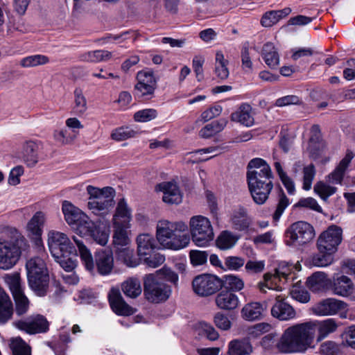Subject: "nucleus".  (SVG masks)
Returning a JSON list of instances; mask_svg holds the SVG:
<instances>
[{"label":"nucleus","instance_id":"0e129e2a","mask_svg":"<svg viewBox=\"0 0 355 355\" xmlns=\"http://www.w3.org/2000/svg\"><path fill=\"white\" fill-rule=\"evenodd\" d=\"M74 110L78 114H82L87 110V100L80 89L74 91Z\"/></svg>","mask_w":355,"mask_h":355},{"label":"nucleus","instance_id":"7ed1b4c3","mask_svg":"<svg viewBox=\"0 0 355 355\" xmlns=\"http://www.w3.org/2000/svg\"><path fill=\"white\" fill-rule=\"evenodd\" d=\"M28 246L24 236L17 232L10 240L0 237V270L12 268L19 261L22 251Z\"/></svg>","mask_w":355,"mask_h":355},{"label":"nucleus","instance_id":"9b49d317","mask_svg":"<svg viewBox=\"0 0 355 355\" xmlns=\"http://www.w3.org/2000/svg\"><path fill=\"white\" fill-rule=\"evenodd\" d=\"M47 245L54 258L61 257L64 253L76 252L69 236L60 231L52 230L48 232Z\"/></svg>","mask_w":355,"mask_h":355},{"label":"nucleus","instance_id":"c85d7f7f","mask_svg":"<svg viewBox=\"0 0 355 355\" xmlns=\"http://www.w3.org/2000/svg\"><path fill=\"white\" fill-rule=\"evenodd\" d=\"M215 303L217 307L222 310L232 311L240 305V300L237 295L230 291H223L219 293L216 298Z\"/></svg>","mask_w":355,"mask_h":355},{"label":"nucleus","instance_id":"09e8293b","mask_svg":"<svg viewBox=\"0 0 355 355\" xmlns=\"http://www.w3.org/2000/svg\"><path fill=\"white\" fill-rule=\"evenodd\" d=\"M214 239V233L210 220L201 216V247L209 245Z\"/></svg>","mask_w":355,"mask_h":355},{"label":"nucleus","instance_id":"69168bd1","mask_svg":"<svg viewBox=\"0 0 355 355\" xmlns=\"http://www.w3.org/2000/svg\"><path fill=\"white\" fill-rule=\"evenodd\" d=\"M15 302V311L18 315L25 314L29 309V300L24 293L13 296Z\"/></svg>","mask_w":355,"mask_h":355},{"label":"nucleus","instance_id":"ea45409f","mask_svg":"<svg viewBox=\"0 0 355 355\" xmlns=\"http://www.w3.org/2000/svg\"><path fill=\"white\" fill-rule=\"evenodd\" d=\"M352 155L347 154L340 162L336 168L328 176L329 182L332 184H340L345 172L352 159Z\"/></svg>","mask_w":355,"mask_h":355},{"label":"nucleus","instance_id":"bb28decb","mask_svg":"<svg viewBox=\"0 0 355 355\" xmlns=\"http://www.w3.org/2000/svg\"><path fill=\"white\" fill-rule=\"evenodd\" d=\"M232 121L240 123L245 127H251L254 124V118L251 106L247 103L241 104L230 116Z\"/></svg>","mask_w":355,"mask_h":355},{"label":"nucleus","instance_id":"79ce46f5","mask_svg":"<svg viewBox=\"0 0 355 355\" xmlns=\"http://www.w3.org/2000/svg\"><path fill=\"white\" fill-rule=\"evenodd\" d=\"M253 351L251 343L246 340H235L229 343L230 355H248Z\"/></svg>","mask_w":355,"mask_h":355},{"label":"nucleus","instance_id":"4468645a","mask_svg":"<svg viewBox=\"0 0 355 355\" xmlns=\"http://www.w3.org/2000/svg\"><path fill=\"white\" fill-rule=\"evenodd\" d=\"M62 212L67 223L79 234V228L92 224V220L71 202L64 200L62 204Z\"/></svg>","mask_w":355,"mask_h":355},{"label":"nucleus","instance_id":"774afa93","mask_svg":"<svg viewBox=\"0 0 355 355\" xmlns=\"http://www.w3.org/2000/svg\"><path fill=\"white\" fill-rule=\"evenodd\" d=\"M290 293L293 299L301 303H306L310 300L309 293L297 284L292 287Z\"/></svg>","mask_w":355,"mask_h":355},{"label":"nucleus","instance_id":"4be33fe9","mask_svg":"<svg viewBox=\"0 0 355 355\" xmlns=\"http://www.w3.org/2000/svg\"><path fill=\"white\" fill-rule=\"evenodd\" d=\"M250 194L255 203L263 205L267 200L273 184L271 180L248 182Z\"/></svg>","mask_w":355,"mask_h":355},{"label":"nucleus","instance_id":"3c124183","mask_svg":"<svg viewBox=\"0 0 355 355\" xmlns=\"http://www.w3.org/2000/svg\"><path fill=\"white\" fill-rule=\"evenodd\" d=\"M226 119H220L206 125L201 130V135L204 137H210L221 132L227 125Z\"/></svg>","mask_w":355,"mask_h":355},{"label":"nucleus","instance_id":"aec40b11","mask_svg":"<svg viewBox=\"0 0 355 355\" xmlns=\"http://www.w3.org/2000/svg\"><path fill=\"white\" fill-rule=\"evenodd\" d=\"M285 295L275 296V302L271 308V315L280 321H288L296 318L294 308L286 301Z\"/></svg>","mask_w":355,"mask_h":355},{"label":"nucleus","instance_id":"8fccbe9b","mask_svg":"<svg viewBox=\"0 0 355 355\" xmlns=\"http://www.w3.org/2000/svg\"><path fill=\"white\" fill-rule=\"evenodd\" d=\"M49 62V58L41 54L31 55L21 58L19 65L23 68H32L44 65Z\"/></svg>","mask_w":355,"mask_h":355},{"label":"nucleus","instance_id":"4d7b16f0","mask_svg":"<svg viewBox=\"0 0 355 355\" xmlns=\"http://www.w3.org/2000/svg\"><path fill=\"white\" fill-rule=\"evenodd\" d=\"M313 191L321 199L326 200L329 196L336 193V188L322 181H320L314 185Z\"/></svg>","mask_w":355,"mask_h":355},{"label":"nucleus","instance_id":"473e14b6","mask_svg":"<svg viewBox=\"0 0 355 355\" xmlns=\"http://www.w3.org/2000/svg\"><path fill=\"white\" fill-rule=\"evenodd\" d=\"M221 287L222 282L217 276L209 274L201 275V296L211 295Z\"/></svg>","mask_w":355,"mask_h":355},{"label":"nucleus","instance_id":"680f3d73","mask_svg":"<svg viewBox=\"0 0 355 355\" xmlns=\"http://www.w3.org/2000/svg\"><path fill=\"white\" fill-rule=\"evenodd\" d=\"M244 264V258L238 256H228L224 261L225 270L239 271Z\"/></svg>","mask_w":355,"mask_h":355},{"label":"nucleus","instance_id":"58836bf2","mask_svg":"<svg viewBox=\"0 0 355 355\" xmlns=\"http://www.w3.org/2000/svg\"><path fill=\"white\" fill-rule=\"evenodd\" d=\"M239 239V236L228 230L222 231L216 240V246L222 250H227L234 248Z\"/></svg>","mask_w":355,"mask_h":355},{"label":"nucleus","instance_id":"37998d69","mask_svg":"<svg viewBox=\"0 0 355 355\" xmlns=\"http://www.w3.org/2000/svg\"><path fill=\"white\" fill-rule=\"evenodd\" d=\"M262 56L266 64L270 68H275L279 63V54L273 44L268 42L264 44Z\"/></svg>","mask_w":355,"mask_h":355},{"label":"nucleus","instance_id":"72a5a7b5","mask_svg":"<svg viewBox=\"0 0 355 355\" xmlns=\"http://www.w3.org/2000/svg\"><path fill=\"white\" fill-rule=\"evenodd\" d=\"M331 281L325 272L320 271L313 273L306 281L307 286L313 292L325 291L331 285Z\"/></svg>","mask_w":355,"mask_h":355},{"label":"nucleus","instance_id":"603ef678","mask_svg":"<svg viewBox=\"0 0 355 355\" xmlns=\"http://www.w3.org/2000/svg\"><path fill=\"white\" fill-rule=\"evenodd\" d=\"M78 134V132H72L69 129L62 128L55 130L53 137L58 143L67 145L71 144L76 139Z\"/></svg>","mask_w":355,"mask_h":355},{"label":"nucleus","instance_id":"f8f14e48","mask_svg":"<svg viewBox=\"0 0 355 355\" xmlns=\"http://www.w3.org/2000/svg\"><path fill=\"white\" fill-rule=\"evenodd\" d=\"M312 311L318 316H330L338 314L341 318H346L348 306L342 300L330 297L315 304L313 306Z\"/></svg>","mask_w":355,"mask_h":355},{"label":"nucleus","instance_id":"f03ea898","mask_svg":"<svg viewBox=\"0 0 355 355\" xmlns=\"http://www.w3.org/2000/svg\"><path fill=\"white\" fill-rule=\"evenodd\" d=\"M45 254L29 259L26 264L28 285L38 296H44L48 291L49 275Z\"/></svg>","mask_w":355,"mask_h":355},{"label":"nucleus","instance_id":"13d9d810","mask_svg":"<svg viewBox=\"0 0 355 355\" xmlns=\"http://www.w3.org/2000/svg\"><path fill=\"white\" fill-rule=\"evenodd\" d=\"M10 348L13 355H31L30 347L20 337L11 340Z\"/></svg>","mask_w":355,"mask_h":355},{"label":"nucleus","instance_id":"864d4df0","mask_svg":"<svg viewBox=\"0 0 355 355\" xmlns=\"http://www.w3.org/2000/svg\"><path fill=\"white\" fill-rule=\"evenodd\" d=\"M274 167L276 170L277 173L279 175V179L281 180L282 184H284L288 192L290 194H293L295 191V184L292 179L284 171L280 162L279 161H276L274 163Z\"/></svg>","mask_w":355,"mask_h":355},{"label":"nucleus","instance_id":"dca6fc26","mask_svg":"<svg viewBox=\"0 0 355 355\" xmlns=\"http://www.w3.org/2000/svg\"><path fill=\"white\" fill-rule=\"evenodd\" d=\"M272 173L270 165L261 158H254L248 164L247 180L255 182L271 180Z\"/></svg>","mask_w":355,"mask_h":355},{"label":"nucleus","instance_id":"052dcab7","mask_svg":"<svg viewBox=\"0 0 355 355\" xmlns=\"http://www.w3.org/2000/svg\"><path fill=\"white\" fill-rule=\"evenodd\" d=\"M136 131L128 127H119L112 130L111 138L116 141H121L134 137Z\"/></svg>","mask_w":355,"mask_h":355},{"label":"nucleus","instance_id":"1a4fd4ad","mask_svg":"<svg viewBox=\"0 0 355 355\" xmlns=\"http://www.w3.org/2000/svg\"><path fill=\"white\" fill-rule=\"evenodd\" d=\"M305 322L313 344H315V339L316 343H320L329 334L335 333L340 326V322L334 318L315 320Z\"/></svg>","mask_w":355,"mask_h":355},{"label":"nucleus","instance_id":"a19ab883","mask_svg":"<svg viewBox=\"0 0 355 355\" xmlns=\"http://www.w3.org/2000/svg\"><path fill=\"white\" fill-rule=\"evenodd\" d=\"M121 290L128 297L136 298L141 295L142 288L141 282L136 277H130L121 284Z\"/></svg>","mask_w":355,"mask_h":355},{"label":"nucleus","instance_id":"7c9ffc66","mask_svg":"<svg viewBox=\"0 0 355 355\" xmlns=\"http://www.w3.org/2000/svg\"><path fill=\"white\" fill-rule=\"evenodd\" d=\"M96 265L98 272L102 275L111 273L114 268V258L110 251L101 250L95 254Z\"/></svg>","mask_w":355,"mask_h":355},{"label":"nucleus","instance_id":"f3484780","mask_svg":"<svg viewBox=\"0 0 355 355\" xmlns=\"http://www.w3.org/2000/svg\"><path fill=\"white\" fill-rule=\"evenodd\" d=\"M110 232L109 227L103 224H96L92 220V224L79 228L78 235L82 237L89 236L96 243L105 246L108 243Z\"/></svg>","mask_w":355,"mask_h":355},{"label":"nucleus","instance_id":"5701e85b","mask_svg":"<svg viewBox=\"0 0 355 355\" xmlns=\"http://www.w3.org/2000/svg\"><path fill=\"white\" fill-rule=\"evenodd\" d=\"M187 225L182 220L173 222L166 219H162L157 224L156 238L157 241L160 243L173 232L178 231L179 233H182L187 231Z\"/></svg>","mask_w":355,"mask_h":355},{"label":"nucleus","instance_id":"338daca9","mask_svg":"<svg viewBox=\"0 0 355 355\" xmlns=\"http://www.w3.org/2000/svg\"><path fill=\"white\" fill-rule=\"evenodd\" d=\"M272 329L270 324L267 322H261L256 324L248 329V334L250 338H258L263 334L269 332Z\"/></svg>","mask_w":355,"mask_h":355},{"label":"nucleus","instance_id":"49530a36","mask_svg":"<svg viewBox=\"0 0 355 355\" xmlns=\"http://www.w3.org/2000/svg\"><path fill=\"white\" fill-rule=\"evenodd\" d=\"M228 60L221 51H217L215 57V73L218 78L225 80L229 76Z\"/></svg>","mask_w":355,"mask_h":355},{"label":"nucleus","instance_id":"2f4dec72","mask_svg":"<svg viewBox=\"0 0 355 355\" xmlns=\"http://www.w3.org/2000/svg\"><path fill=\"white\" fill-rule=\"evenodd\" d=\"M354 284L348 277L342 275L339 277H334L332 284V290L335 295L347 297L354 293Z\"/></svg>","mask_w":355,"mask_h":355},{"label":"nucleus","instance_id":"cd10ccee","mask_svg":"<svg viewBox=\"0 0 355 355\" xmlns=\"http://www.w3.org/2000/svg\"><path fill=\"white\" fill-rule=\"evenodd\" d=\"M40 144L38 141L28 140L24 143L21 150V158L28 167H33L39 162V150Z\"/></svg>","mask_w":355,"mask_h":355},{"label":"nucleus","instance_id":"ddd939ff","mask_svg":"<svg viewBox=\"0 0 355 355\" xmlns=\"http://www.w3.org/2000/svg\"><path fill=\"white\" fill-rule=\"evenodd\" d=\"M137 80L135 95L144 99L151 98L157 86V80L153 72L150 69L141 70L137 74Z\"/></svg>","mask_w":355,"mask_h":355},{"label":"nucleus","instance_id":"6e6d98bb","mask_svg":"<svg viewBox=\"0 0 355 355\" xmlns=\"http://www.w3.org/2000/svg\"><path fill=\"white\" fill-rule=\"evenodd\" d=\"M223 283L230 291L239 292L244 288L243 280L238 275L230 274L223 277Z\"/></svg>","mask_w":355,"mask_h":355},{"label":"nucleus","instance_id":"39448f33","mask_svg":"<svg viewBox=\"0 0 355 355\" xmlns=\"http://www.w3.org/2000/svg\"><path fill=\"white\" fill-rule=\"evenodd\" d=\"M89 195L88 208L96 215L103 216L110 212L112 209L115 195L114 189L110 187L98 188L88 185L86 188Z\"/></svg>","mask_w":355,"mask_h":355},{"label":"nucleus","instance_id":"a878e982","mask_svg":"<svg viewBox=\"0 0 355 355\" xmlns=\"http://www.w3.org/2000/svg\"><path fill=\"white\" fill-rule=\"evenodd\" d=\"M174 231L166 236L160 243V245L164 248L172 250H180L187 247L190 242V237L187 234H178Z\"/></svg>","mask_w":355,"mask_h":355},{"label":"nucleus","instance_id":"de8ad7c7","mask_svg":"<svg viewBox=\"0 0 355 355\" xmlns=\"http://www.w3.org/2000/svg\"><path fill=\"white\" fill-rule=\"evenodd\" d=\"M6 284L13 296L24 293V286L21 284V279L19 273L6 275L4 277Z\"/></svg>","mask_w":355,"mask_h":355},{"label":"nucleus","instance_id":"a18cd8bd","mask_svg":"<svg viewBox=\"0 0 355 355\" xmlns=\"http://www.w3.org/2000/svg\"><path fill=\"white\" fill-rule=\"evenodd\" d=\"M332 252H319L313 254L310 257L309 263L315 267H327L332 264L334 261Z\"/></svg>","mask_w":355,"mask_h":355},{"label":"nucleus","instance_id":"c9c22d12","mask_svg":"<svg viewBox=\"0 0 355 355\" xmlns=\"http://www.w3.org/2000/svg\"><path fill=\"white\" fill-rule=\"evenodd\" d=\"M324 148V144L321 139V132L320 127L317 125H314L311 128V136L307 147V150L310 155L315 157L320 152L322 151Z\"/></svg>","mask_w":355,"mask_h":355},{"label":"nucleus","instance_id":"423d86ee","mask_svg":"<svg viewBox=\"0 0 355 355\" xmlns=\"http://www.w3.org/2000/svg\"><path fill=\"white\" fill-rule=\"evenodd\" d=\"M314 227L305 221L293 223L286 231V244L288 246L300 249L307 245L315 238Z\"/></svg>","mask_w":355,"mask_h":355},{"label":"nucleus","instance_id":"2eb2a0df","mask_svg":"<svg viewBox=\"0 0 355 355\" xmlns=\"http://www.w3.org/2000/svg\"><path fill=\"white\" fill-rule=\"evenodd\" d=\"M46 222V214L38 211L34 214L26 225L27 236L38 248L43 247L42 235Z\"/></svg>","mask_w":355,"mask_h":355},{"label":"nucleus","instance_id":"9d476101","mask_svg":"<svg viewBox=\"0 0 355 355\" xmlns=\"http://www.w3.org/2000/svg\"><path fill=\"white\" fill-rule=\"evenodd\" d=\"M342 241V228L337 225H331L319 235L316 246L319 252H332L336 253Z\"/></svg>","mask_w":355,"mask_h":355},{"label":"nucleus","instance_id":"f704fd0d","mask_svg":"<svg viewBox=\"0 0 355 355\" xmlns=\"http://www.w3.org/2000/svg\"><path fill=\"white\" fill-rule=\"evenodd\" d=\"M230 222L236 230L243 231L250 225V219L248 217L246 210L241 207L235 208L230 216Z\"/></svg>","mask_w":355,"mask_h":355},{"label":"nucleus","instance_id":"a211bd4d","mask_svg":"<svg viewBox=\"0 0 355 355\" xmlns=\"http://www.w3.org/2000/svg\"><path fill=\"white\" fill-rule=\"evenodd\" d=\"M132 218V209L124 198L120 199L112 216V227L130 229Z\"/></svg>","mask_w":355,"mask_h":355},{"label":"nucleus","instance_id":"c756f323","mask_svg":"<svg viewBox=\"0 0 355 355\" xmlns=\"http://www.w3.org/2000/svg\"><path fill=\"white\" fill-rule=\"evenodd\" d=\"M137 254L141 258L150 255L156 249V241L152 234L144 233L136 238Z\"/></svg>","mask_w":355,"mask_h":355},{"label":"nucleus","instance_id":"f257e3e1","mask_svg":"<svg viewBox=\"0 0 355 355\" xmlns=\"http://www.w3.org/2000/svg\"><path fill=\"white\" fill-rule=\"evenodd\" d=\"M276 349L283 354H303L313 349L306 322L297 323L284 329L276 343Z\"/></svg>","mask_w":355,"mask_h":355},{"label":"nucleus","instance_id":"e2e57ef3","mask_svg":"<svg viewBox=\"0 0 355 355\" xmlns=\"http://www.w3.org/2000/svg\"><path fill=\"white\" fill-rule=\"evenodd\" d=\"M315 175V168L313 164H309L303 168L302 189L309 191L311 189L312 182Z\"/></svg>","mask_w":355,"mask_h":355},{"label":"nucleus","instance_id":"6e6552de","mask_svg":"<svg viewBox=\"0 0 355 355\" xmlns=\"http://www.w3.org/2000/svg\"><path fill=\"white\" fill-rule=\"evenodd\" d=\"M144 293L148 301L159 303L169 297L171 289L160 279L159 275L150 274L144 279Z\"/></svg>","mask_w":355,"mask_h":355},{"label":"nucleus","instance_id":"393cba45","mask_svg":"<svg viewBox=\"0 0 355 355\" xmlns=\"http://www.w3.org/2000/svg\"><path fill=\"white\" fill-rule=\"evenodd\" d=\"M109 302L114 313L121 315H130L135 313L133 308L123 300L119 288H112L108 294Z\"/></svg>","mask_w":355,"mask_h":355},{"label":"nucleus","instance_id":"20e7f679","mask_svg":"<svg viewBox=\"0 0 355 355\" xmlns=\"http://www.w3.org/2000/svg\"><path fill=\"white\" fill-rule=\"evenodd\" d=\"M131 234L130 229L113 228L112 246L116 260L128 267L135 268L139 261L131 246Z\"/></svg>","mask_w":355,"mask_h":355},{"label":"nucleus","instance_id":"0eeeda50","mask_svg":"<svg viewBox=\"0 0 355 355\" xmlns=\"http://www.w3.org/2000/svg\"><path fill=\"white\" fill-rule=\"evenodd\" d=\"M301 265L299 262L295 264H290L286 262H282L275 269L273 274L266 273L263 277V282L259 284V288L261 291L266 293V288L275 290L277 291H282L278 282H286L288 276L293 272V270H300Z\"/></svg>","mask_w":355,"mask_h":355},{"label":"nucleus","instance_id":"5fc2aeb1","mask_svg":"<svg viewBox=\"0 0 355 355\" xmlns=\"http://www.w3.org/2000/svg\"><path fill=\"white\" fill-rule=\"evenodd\" d=\"M76 253H64L61 257L54 258L66 272H72L77 266Z\"/></svg>","mask_w":355,"mask_h":355},{"label":"nucleus","instance_id":"c03bdc74","mask_svg":"<svg viewBox=\"0 0 355 355\" xmlns=\"http://www.w3.org/2000/svg\"><path fill=\"white\" fill-rule=\"evenodd\" d=\"M112 57V53L105 50H96L82 53L79 59L83 62H100L108 60Z\"/></svg>","mask_w":355,"mask_h":355},{"label":"nucleus","instance_id":"412c9836","mask_svg":"<svg viewBox=\"0 0 355 355\" xmlns=\"http://www.w3.org/2000/svg\"><path fill=\"white\" fill-rule=\"evenodd\" d=\"M155 191L163 193L162 200L168 205H180L182 202L183 193L174 182H163L155 187Z\"/></svg>","mask_w":355,"mask_h":355},{"label":"nucleus","instance_id":"4c0bfd02","mask_svg":"<svg viewBox=\"0 0 355 355\" xmlns=\"http://www.w3.org/2000/svg\"><path fill=\"white\" fill-rule=\"evenodd\" d=\"M13 306L9 295L0 286V324H5L12 318Z\"/></svg>","mask_w":355,"mask_h":355},{"label":"nucleus","instance_id":"6ab92c4d","mask_svg":"<svg viewBox=\"0 0 355 355\" xmlns=\"http://www.w3.org/2000/svg\"><path fill=\"white\" fill-rule=\"evenodd\" d=\"M13 325L29 334L43 333L49 329L48 321L41 315H31L24 320L15 321Z\"/></svg>","mask_w":355,"mask_h":355},{"label":"nucleus","instance_id":"b1692460","mask_svg":"<svg viewBox=\"0 0 355 355\" xmlns=\"http://www.w3.org/2000/svg\"><path fill=\"white\" fill-rule=\"evenodd\" d=\"M267 311L266 302H252L245 304L241 310V318L248 322L263 319Z\"/></svg>","mask_w":355,"mask_h":355},{"label":"nucleus","instance_id":"e433bc0d","mask_svg":"<svg viewBox=\"0 0 355 355\" xmlns=\"http://www.w3.org/2000/svg\"><path fill=\"white\" fill-rule=\"evenodd\" d=\"M73 240L77 247L78 255L86 270L93 272L95 268V263L93 256L89 249L85 245L83 241L76 236Z\"/></svg>","mask_w":355,"mask_h":355},{"label":"nucleus","instance_id":"bf43d9fd","mask_svg":"<svg viewBox=\"0 0 355 355\" xmlns=\"http://www.w3.org/2000/svg\"><path fill=\"white\" fill-rule=\"evenodd\" d=\"M157 111L153 108L143 109L134 114V120L139 123H146L157 118Z\"/></svg>","mask_w":355,"mask_h":355}]
</instances>
